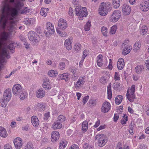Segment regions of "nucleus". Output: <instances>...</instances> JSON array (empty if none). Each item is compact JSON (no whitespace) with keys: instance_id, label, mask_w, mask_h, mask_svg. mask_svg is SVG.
Here are the masks:
<instances>
[{"instance_id":"50","label":"nucleus","mask_w":149,"mask_h":149,"mask_svg":"<svg viewBox=\"0 0 149 149\" xmlns=\"http://www.w3.org/2000/svg\"><path fill=\"white\" fill-rule=\"evenodd\" d=\"M88 81H93L94 79V77L91 74H89L88 76Z\"/></svg>"},{"instance_id":"35","label":"nucleus","mask_w":149,"mask_h":149,"mask_svg":"<svg viewBox=\"0 0 149 149\" xmlns=\"http://www.w3.org/2000/svg\"><path fill=\"white\" fill-rule=\"evenodd\" d=\"M101 31L103 35L104 36H107V27L103 26L101 28Z\"/></svg>"},{"instance_id":"30","label":"nucleus","mask_w":149,"mask_h":149,"mask_svg":"<svg viewBox=\"0 0 149 149\" xmlns=\"http://www.w3.org/2000/svg\"><path fill=\"white\" fill-rule=\"evenodd\" d=\"M11 97V94H3V97L2 98L9 101L10 100Z\"/></svg>"},{"instance_id":"49","label":"nucleus","mask_w":149,"mask_h":149,"mask_svg":"<svg viewBox=\"0 0 149 149\" xmlns=\"http://www.w3.org/2000/svg\"><path fill=\"white\" fill-rule=\"evenodd\" d=\"M19 96L20 100H23L27 97V94H20V95Z\"/></svg>"},{"instance_id":"53","label":"nucleus","mask_w":149,"mask_h":149,"mask_svg":"<svg viewBox=\"0 0 149 149\" xmlns=\"http://www.w3.org/2000/svg\"><path fill=\"white\" fill-rule=\"evenodd\" d=\"M120 79L119 75L117 72H116L114 75V79L116 81L119 80Z\"/></svg>"},{"instance_id":"58","label":"nucleus","mask_w":149,"mask_h":149,"mask_svg":"<svg viewBox=\"0 0 149 149\" xmlns=\"http://www.w3.org/2000/svg\"><path fill=\"white\" fill-rule=\"evenodd\" d=\"M111 87V84L110 83L107 87V93H112Z\"/></svg>"},{"instance_id":"28","label":"nucleus","mask_w":149,"mask_h":149,"mask_svg":"<svg viewBox=\"0 0 149 149\" xmlns=\"http://www.w3.org/2000/svg\"><path fill=\"white\" fill-rule=\"evenodd\" d=\"M127 97L130 102H132L135 98V94H127Z\"/></svg>"},{"instance_id":"43","label":"nucleus","mask_w":149,"mask_h":149,"mask_svg":"<svg viewBox=\"0 0 149 149\" xmlns=\"http://www.w3.org/2000/svg\"><path fill=\"white\" fill-rule=\"evenodd\" d=\"M123 117L124 118H123L121 121L122 124H125L127 121L128 120L127 116L125 114Z\"/></svg>"},{"instance_id":"41","label":"nucleus","mask_w":149,"mask_h":149,"mask_svg":"<svg viewBox=\"0 0 149 149\" xmlns=\"http://www.w3.org/2000/svg\"><path fill=\"white\" fill-rule=\"evenodd\" d=\"M81 47V45L78 43H76L74 45V49L76 51H79Z\"/></svg>"},{"instance_id":"8","label":"nucleus","mask_w":149,"mask_h":149,"mask_svg":"<svg viewBox=\"0 0 149 149\" xmlns=\"http://www.w3.org/2000/svg\"><path fill=\"white\" fill-rule=\"evenodd\" d=\"M120 16V11L117 10H115L110 17V21L112 22H115L118 20Z\"/></svg>"},{"instance_id":"39","label":"nucleus","mask_w":149,"mask_h":149,"mask_svg":"<svg viewBox=\"0 0 149 149\" xmlns=\"http://www.w3.org/2000/svg\"><path fill=\"white\" fill-rule=\"evenodd\" d=\"M33 144L30 142L28 143L26 146L25 149H34Z\"/></svg>"},{"instance_id":"10","label":"nucleus","mask_w":149,"mask_h":149,"mask_svg":"<svg viewBox=\"0 0 149 149\" xmlns=\"http://www.w3.org/2000/svg\"><path fill=\"white\" fill-rule=\"evenodd\" d=\"M111 104L107 101L104 102L102 104L101 109L102 112L105 113L108 112L110 109Z\"/></svg>"},{"instance_id":"23","label":"nucleus","mask_w":149,"mask_h":149,"mask_svg":"<svg viewBox=\"0 0 149 149\" xmlns=\"http://www.w3.org/2000/svg\"><path fill=\"white\" fill-rule=\"evenodd\" d=\"M144 66L142 65H139L135 68L136 72L137 74H140L144 70Z\"/></svg>"},{"instance_id":"42","label":"nucleus","mask_w":149,"mask_h":149,"mask_svg":"<svg viewBox=\"0 0 149 149\" xmlns=\"http://www.w3.org/2000/svg\"><path fill=\"white\" fill-rule=\"evenodd\" d=\"M65 67V63L63 62L59 63L58 65V68L61 70H64Z\"/></svg>"},{"instance_id":"40","label":"nucleus","mask_w":149,"mask_h":149,"mask_svg":"<svg viewBox=\"0 0 149 149\" xmlns=\"http://www.w3.org/2000/svg\"><path fill=\"white\" fill-rule=\"evenodd\" d=\"M117 29V26L115 25L113 26L111 28L110 33L111 34H113L115 33Z\"/></svg>"},{"instance_id":"4","label":"nucleus","mask_w":149,"mask_h":149,"mask_svg":"<svg viewBox=\"0 0 149 149\" xmlns=\"http://www.w3.org/2000/svg\"><path fill=\"white\" fill-rule=\"evenodd\" d=\"M95 139L98 140V145L101 147L104 146L107 141V136L103 134H97L95 137Z\"/></svg>"},{"instance_id":"38","label":"nucleus","mask_w":149,"mask_h":149,"mask_svg":"<svg viewBox=\"0 0 149 149\" xmlns=\"http://www.w3.org/2000/svg\"><path fill=\"white\" fill-rule=\"evenodd\" d=\"M8 102V101L2 98L1 101V106L4 107H5L7 104Z\"/></svg>"},{"instance_id":"36","label":"nucleus","mask_w":149,"mask_h":149,"mask_svg":"<svg viewBox=\"0 0 149 149\" xmlns=\"http://www.w3.org/2000/svg\"><path fill=\"white\" fill-rule=\"evenodd\" d=\"M91 25V22L88 21L84 26V28L85 31H89L90 29Z\"/></svg>"},{"instance_id":"12","label":"nucleus","mask_w":149,"mask_h":149,"mask_svg":"<svg viewBox=\"0 0 149 149\" xmlns=\"http://www.w3.org/2000/svg\"><path fill=\"white\" fill-rule=\"evenodd\" d=\"M123 12L125 15H129L131 11V7L128 5L124 4L122 7Z\"/></svg>"},{"instance_id":"26","label":"nucleus","mask_w":149,"mask_h":149,"mask_svg":"<svg viewBox=\"0 0 149 149\" xmlns=\"http://www.w3.org/2000/svg\"><path fill=\"white\" fill-rule=\"evenodd\" d=\"M48 74L50 77H55L57 75L58 72L56 71L51 70L49 71Z\"/></svg>"},{"instance_id":"54","label":"nucleus","mask_w":149,"mask_h":149,"mask_svg":"<svg viewBox=\"0 0 149 149\" xmlns=\"http://www.w3.org/2000/svg\"><path fill=\"white\" fill-rule=\"evenodd\" d=\"M63 79H64L66 81H67L69 79L68 75L67 73L63 74Z\"/></svg>"},{"instance_id":"32","label":"nucleus","mask_w":149,"mask_h":149,"mask_svg":"<svg viewBox=\"0 0 149 149\" xmlns=\"http://www.w3.org/2000/svg\"><path fill=\"white\" fill-rule=\"evenodd\" d=\"M148 31V28L147 27L145 26H143L141 27V33L143 35H145Z\"/></svg>"},{"instance_id":"18","label":"nucleus","mask_w":149,"mask_h":149,"mask_svg":"<svg viewBox=\"0 0 149 149\" xmlns=\"http://www.w3.org/2000/svg\"><path fill=\"white\" fill-rule=\"evenodd\" d=\"M31 121L33 125L35 127L38 126L39 124L38 118L36 116H33L31 118Z\"/></svg>"},{"instance_id":"5","label":"nucleus","mask_w":149,"mask_h":149,"mask_svg":"<svg viewBox=\"0 0 149 149\" xmlns=\"http://www.w3.org/2000/svg\"><path fill=\"white\" fill-rule=\"evenodd\" d=\"M45 29V32L47 36L53 35L55 32L54 25L49 22L46 23Z\"/></svg>"},{"instance_id":"62","label":"nucleus","mask_w":149,"mask_h":149,"mask_svg":"<svg viewBox=\"0 0 149 149\" xmlns=\"http://www.w3.org/2000/svg\"><path fill=\"white\" fill-rule=\"evenodd\" d=\"M10 125L12 128H14L16 126V123L14 121L12 122L11 123Z\"/></svg>"},{"instance_id":"14","label":"nucleus","mask_w":149,"mask_h":149,"mask_svg":"<svg viewBox=\"0 0 149 149\" xmlns=\"http://www.w3.org/2000/svg\"><path fill=\"white\" fill-rule=\"evenodd\" d=\"M14 143L15 147L17 149L20 148L22 145L21 139L19 137L16 138L14 139Z\"/></svg>"},{"instance_id":"55","label":"nucleus","mask_w":149,"mask_h":149,"mask_svg":"<svg viewBox=\"0 0 149 149\" xmlns=\"http://www.w3.org/2000/svg\"><path fill=\"white\" fill-rule=\"evenodd\" d=\"M119 118V116L118 113H115L113 117V120L114 122H116Z\"/></svg>"},{"instance_id":"52","label":"nucleus","mask_w":149,"mask_h":149,"mask_svg":"<svg viewBox=\"0 0 149 149\" xmlns=\"http://www.w3.org/2000/svg\"><path fill=\"white\" fill-rule=\"evenodd\" d=\"M89 98V96L87 95L84 97L82 100V102L84 103V105L87 102Z\"/></svg>"},{"instance_id":"56","label":"nucleus","mask_w":149,"mask_h":149,"mask_svg":"<svg viewBox=\"0 0 149 149\" xmlns=\"http://www.w3.org/2000/svg\"><path fill=\"white\" fill-rule=\"evenodd\" d=\"M35 31L39 34H40L42 33L41 29L40 27H37L35 29Z\"/></svg>"},{"instance_id":"60","label":"nucleus","mask_w":149,"mask_h":149,"mask_svg":"<svg viewBox=\"0 0 149 149\" xmlns=\"http://www.w3.org/2000/svg\"><path fill=\"white\" fill-rule=\"evenodd\" d=\"M73 11V10L72 8H69L68 14L70 16H73L74 15Z\"/></svg>"},{"instance_id":"13","label":"nucleus","mask_w":149,"mask_h":149,"mask_svg":"<svg viewBox=\"0 0 149 149\" xmlns=\"http://www.w3.org/2000/svg\"><path fill=\"white\" fill-rule=\"evenodd\" d=\"M22 87L21 85L19 84L14 85L12 88L13 93H19L22 92Z\"/></svg>"},{"instance_id":"44","label":"nucleus","mask_w":149,"mask_h":149,"mask_svg":"<svg viewBox=\"0 0 149 149\" xmlns=\"http://www.w3.org/2000/svg\"><path fill=\"white\" fill-rule=\"evenodd\" d=\"M77 69L76 68L73 66L69 68V71L72 72L73 74H75L77 72Z\"/></svg>"},{"instance_id":"1","label":"nucleus","mask_w":149,"mask_h":149,"mask_svg":"<svg viewBox=\"0 0 149 149\" xmlns=\"http://www.w3.org/2000/svg\"><path fill=\"white\" fill-rule=\"evenodd\" d=\"M23 3L20 1L15 3L13 7H10L8 4H6L2 9V14L0 16V26L3 28L6 26L7 22L10 23L7 29L11 31L15 25V19L18 13L25 14L29 13L30 9L27 7H24Z\"/></svg>"},{"instance_id":"63","label":"nucleus","mask_w":149,"mask_h":149,"mask_svg":"<svg viewBox=\"0 0 149 149\" xmlns=\"http://www.w3.org/2000/svg\"><path fill=\"white\" fill-rule=\"evenodd\" d=\"M146 66L148 70H149V59L146 60L145 61Z\"/></svg>"},{"instance_id":"16","label":"nucleus","mask_w":149,"mask_h":149,"mask_svg":"<svg viewBox=\"0 0 149 149\" xmlns=\"http://www.w3.org/2000/svg\"><path fill=\"white\" fill-rule=\"evenodd\" d=\"M85 82V78L84 77H80L79 79L76 82L75 86V87L76 89L79 88L82 86Z\"/></svg>"},{"instance_id":"2","label":"nucleus","mask_w":149,"mask_h":149,"mask_svg":"<svg viewBox=\"0 0 149 149\" xmlns=\"http://www.w3.org/2000/svg\"><path fill=\"white\" fill-rule=\"evenodd\" d=\"M112 8L111 5L109 3L102 2L100 6L99 13L101 15L104 16L107 14L108 12L111 10Z\"/></svg>"},{"instance_id":"45","label":"nucleus","mask_w":149,"mask_h":149,"mask_svg":"<svg viewBox=\"0 0 149 149\" xmlns=\"http://www.w3.org/2000/svg\"><path fill=\"white\" fill-rule=\"evenodd\" d=\"M67 143V142L66 141H65L64 142L61 143L59 146L60 149H63L66 146Z\"/></svg>"},{"instance_id":"21","label":"nucleus","mask_w":149,"mask_h":149,"mask_svg":"<svg viewBox=\"0 0 149 149\" xmlns=\"http://www.w3.org/2000/svg\"><path fill=\"white\" fill-rule=\"evenodd\" d=\"M103 56L101 54L97 56V64L98 66L101 67L103 65Z\"/></svg>"},{"instance_id":"59","label":"nucleus","mask_w":149,"mask_h":149,"mask_svg":"<svg viewBox=\"0 0 149 149\" xmlns=\"http://www.w3.org/2000/svg\"><path fill=\"white\" fill-rule=\"evenodd\" d=\"M4 149H12L11 146L9 144H6L4 145Z\"/></svg>"},{"instance_id":"31","label":"nucleus","mask_w":149,"mask_h":149,"mask_svg":"<svg viewBox=\"0 0 149 149\" xmlns=\"http://www.w3.org/2000/svg\"><path fill=\"white\" fill-rule=\"evenodd\" d=\"M57 33L59 34L60 36L62 37H65L67 36V33L65 32H62L60 31V30L58 29H56Z\"/></svg>"},{"instance_id":"34","label":"nucleus","mask_w":149,"mask_h":149,"mask_svg":"<svg viewBox=\"0 0 149 149\" xmlns=\"http://www.w3.org/2000/svg\"><path fill=\"white\" fill-rule=\"evenodd\" d=\"M65 120V117L62 115H60L58 117L57 121L60 122L61 123L64 122Z\"/></svg>"},{"instance_id":"15","label":"nucleus","mask_w":149,"mask_h":149,"mask_svg":"<svg viewBox=\"0 0 149 149\" xmlns=\"http://www.w3.org/2000/svg\"><path fill=\"white\" fill-rule=\"evenodd\" d=\"M60 136L59 132L57 131H53L52 132L51 140L53 142H55L58 139Z\"/></svg>"},{"instance_id":"17","label":"nucleus","mask_w":149,"mask_h":149,"mask_svg":"<svg viewBox=\"0 0 149 149\" xmlns=\"http://www.w3.org/2000/svg\"><path fill=\"white\" fill-rule=\"evenodd\" d=\"M125 66V63L123 59L122 58H119L117 63L118 68L119 70H122Z\"/></svg>"},{"instance_id":"37","label":"nucleus","mask_w":149,"mask_h":149,"mask_svg":"<svg viewBox=\"0 0 149 149\" xmlns=\"http://www.w3.org/2000/svg\"><path fill=\"white\" fill-rule=\"evenodd\" d=\"M45 106L43 103L38 104V109L39 111H44Z\"/></svg>"},{"instance_id":"27","label":"nucleus","mask_w":149,"mask_h":149,"mask_svg":"<svg viewBox=\"0 0 149 149\" xmlns=\"http://www.w3.org/2000/svg\"><path fill=\"white\" fill-rule=\"evenodd\" d=\"M123 98V97L120 95L117 96L115 99L116 103L118 104H120L122 102Z\"/></svg>"},{"instance_id":"61","label":"nucleus","mask_w":149,"mask_h":149,"mask_svg":"<svg viewBox=\"0 0 149 149\" xmlns=\"http://www.w3.org/2000/svg\"><path fill=\"white\" fill-rule=\"evenodd\" d=\"M45 95V94H36V96L38 98H41Z\"/></svg>"},{"instance_id":"24","label":"nucleus","mask_w":149,"mask_h":149,"mask_svg":"<svg viewBox=\"0 0 149 149\" xmlns=\"http://www.w3.org/2000/svg\"><path fill=\"white\" fill-rule=\"evenodd\" d=\"M132 49V47L130 46H127L124 49L122 53L123 55H126L129 53Z\"/></svg>"},{"instance_id":"22","label":"nucleus","mask_w":149,"mask_h":149,"mask_svg":"<svg viewBox=\"0 0 149 149\" xmlns=\"http://www.w3.org/2000/svg\"><path fill=\"white\" fill-rule=\"evenodd\" d=\"M8 136L6 130L3 127H0V136L3 137H6Z\"/></svg>"},{"instance_id":"20","label":"nucleus","mask_w":149,"mask_h":149,"mask_svg":"<svg viewBox=\"0 0 149 149\" xmlns=\"http://www.w3.org/2000/svg\"><path fill=\"white\" fill-rule=\"evenodd\" d=\"M62 124L60 122L56 121L53 124L52 127L54 130H56L60 129L62 127Z\"/></svg>"},{"instance_id":"48","label":"nucleus","mask_w":149,"mask_h":149,"mask_svg":"<svg viewBox=\"0 0 149 149\" xmlns=\"http://www.w3.org/2000/svg\"><path fill=\"white\" fill-rule=\"evenodd\" d=\"M120 86V83L117 82H115L113 85V88L115 90H117L119 87Z\"/></svg>"},{"instance_id":"33","label":"nucleus","mask_w":149,"mask_h":149,"mask_svg":"<svg viewBox=\"0 0 149 149\" xmlns=\"http://www.w3.org/2000/svg\"><path fill=\"white\" fill-rule=\"evenodd\" d=\"M141 46V45L139 41H136L134 45V49H135L136 51L139 49Z\"/></svg>"},{"instance_id":"19","label":"nucleus","mask_w":149,"mask_h":149,"mask_svg":"<svg viewBox=\"0 0 149 149\" xmlns=\"http://www.w3.org/2000/svg\"><path fill=\"white\" fill-rule=\"evenodd\" d=\"M35 21V20L33 18H25L24 20V23L27 25L32 24Z\"/></svg>"},{"instance_id":"25","label":"nucleus","mask_w":149,"mask_h":149,"mask_svg":"<svg viewBox=\"0 0 149 149\" xmlns=\"http://www.w3.org/2000/svg\"><path fill=\"white\" fill-rule=\"evenodd\" d=\"M49 11V9L48 8H43L41 9L40 13L41 15L45 17L47 15Z\"/></svg>"},{"instance_id":"3","label":"nucleus","mask_w":149,"mask_h":149,"mask_svg":"<svg viewBox=\"0 0 149 149\" xmlns=\"http://www.w3.org/2000/svg\"><path fill=\"white\" fill-rule=\"evenodd\" d=\"M75 11L76 15L78 16L80 20H82L84 17H86L87 15V12L86 7H82L81 9V6H76Z\"/></svg>"},{"instance_id":"11","label":"nucleus","mask_w":149,"mask_h":149,"mask_svg":"<svg viewBox=\"0 0 149 149\" xmlns=\"http://www.w3.org/2000/svg\"><path fill=\"white\" fill-rule=\"evenodd\" d=\"M72 39L71 37L65 40L64 46L68 50H70L72 49Z\"/></svg>"},{"instance_id":"51","label":"nucleus","mask_w":149,"mask_h":149,"mask_svg":"<svg viewBox=\"0 0 149 149\" xmlns=\"http://www.w3.org/2000/svg\"><path fill=\"white\" fill-rule=\"evenodd\" d=\"M50 82H49V79L47 78H46L45 79L43 86H45V85H50Z\"/></svg>"},{"instance_id":"47","label":"nucleus","mask_w":149,"mask_h":149,"mask_svg":"<svg viewBox=\"0 0 149 149\" xmlns=\"http://www.w3.org/2000/svg\"><path fill=\"white\" fill-rule=\"evenodd\" d=\"M135 86L134 85H132L130 90V91L129 90H128L127 91V93H129V92H130L131 93H134L135 90Z\"/></svg>"},{"instance_id":"7","label":"nucleus","mask_w":149,"mask_h":149,"mask_svg":"<svg viewBox=\"0 0 149 149\" xmlns=\"http://www.w3.org/2000/svg\"><path fill=\"white\" fill-rule=\"evenodd\" d=\"M28 36L29 40L33 42H38L39 40V36L33 31H29L28 34Z\"/></svg>"},{"instance_id":"46","label":"nucleus","mask_w":149,"mask_h":149,"mask_svg":"<svg viewBox=\"0 0 149 149\" xmlns=\"http://www.w3.org/2000/svg\"><path fill=\"white\" fill-rule=\"evenodd\" d=\"M100 82L103 84H105L107 82V79L105 77H102L100 79Z\"/></svg>"},{"instance_id":"64","label":"nucleus","mask_w":149,"mask_h":149,"mask_svg":"<svg viewBox=\"0 0 149 149\" xmlns=\"http://www.w3.org/2000/svg\"><path fill=\"white\" fill-rule=\"evenodd\" d=\"M89 102L93 106L95 105L96 104L95 101H94V100L92 99L90 100L89 101Z\"/></svg>"},{"instance_id":"9","label":"nucleus","mask_w":149,"mask_h":149,"mask_svg":"<svg viewBox=\"0 0 149 149\" xmlns=\"http://www.w3.org/2000/svg\"><path fill=\"white\" fill-rule=\"evenodd\" d=\"M140 9L145 12L149 9V0H143L140 4Z\"/></svg>"},{"instance_id":"29","label":"nucleus","mask_w":149,"mask_h":149,"mask_svg":"<svg viewBox=\"0 0 149 149\" xmlns=\"http://www.w3.org/2000/svg\"><path fill=\"white\" fill-rule=\"evenodd\" d=\"M120 3L119 0H113L112 4L113 7L116 8H118L120 6Z\"/></svg>"},{"instance_id":"57","label":"nucleus","mask_w":149,"mask_h":149,"mask_svg":"<svg viewBox=\"0 0 149 149\" xmlns=\"http://www.w3.org/2000/svg\"><path fill=\"white\" fill-rule=\"evenodd\" d=\"M50 116V114L49 112L46 113L44 115V119L45 120H47L48 119V118Z\"/></svg>"},{"instance_id":"6","label":"nucleus","mask_w":149,"mask_h":149,"mask_svg":"<svg viewBox=\"0 0 149 149\" xmlns=\"http://www.w3.org/2000/svg\"><path fill=\"white\" fill-rule=\"evenodd\" d=\"M68 27V24L67 21L64 19H60L58 22V27L56 29H58L61 30H65Z\"/></svg>"}]
</instances>
